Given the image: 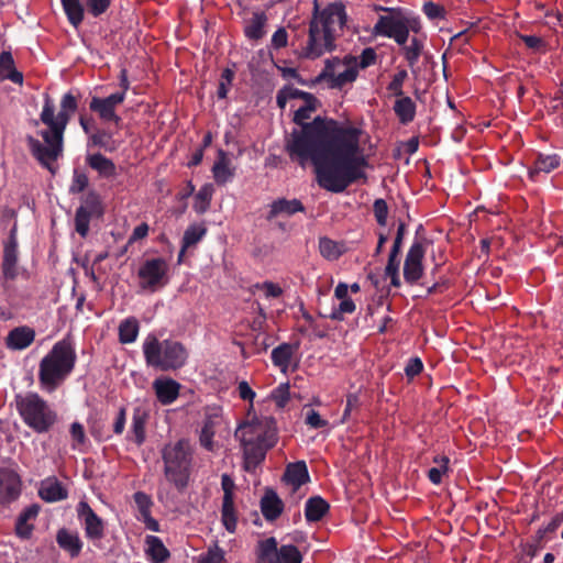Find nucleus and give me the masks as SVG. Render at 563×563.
<instances>
[{
  "label": "nucleus",
  "instance_id": "1",
  "mask_svg": "<svg viewBox=\"0 0 563 563\" xmlns=\"http://www.w3.org/2000/svg\"><path fill=\"white\" fill-rule=\"evenodd\" d=\"M291 159L314 167L318 185L330 192H343L365 177L367 155L358 143H287Z\"/></svg>",
  "mask_w": 563,
  "mask_h": 563
},
{
  "label": "nucleus",
  "instance_id": "2",
  "mask_svg": "<svg viewBox=\"0 0 563 563\" xmlns=\"http://www.w3.org/2000/svg\"><path fill=\"white\" fill-rule=\"evenodd\" d=\"M277 106L285 109L287 103L294 109V123L301 136L296 141H358L362 130L350 122L312 114L319 107L318 99L306 91L286 86L277 92Z\"/></svg>",
  "mask_w": 563,
  "mask_h": 563
},
{
  "label": "nucleus",
  "instance_id": "3",
  "mask_svg": "<svg viewBox=\"0 0 563 563\" xmlns=\"http://www.w3.org/2000/svg\"><path fill=\"white\" fill-rule=\"evenodd\" d=\"M345 22L346 13L341 3H331L316 13L310 22L308 41L302 47L301 55L314 59L334 49L335 40L341 34Z\"/></svg>",
  "mask_w": 563,
  "mask_h": 563
},
{
  "label": "nucleus",
  "instance_id": "4",
  "mask_svg": "<svg viewBox=\"0 0 563 563\" xmlns=\"http://www.w3.org/2000/svg\"><path fill=\"white\" fill-rule=\"evenodd\" d=\"M243 449L244 466L253 471L265 459L266 452L277 442V428L273 418H252L235 431Z\"/></svg>",
  "mask_w": 563,
  "mask_h": 563
},
{
  "label": "nucleus",
  "instance_id": "5",
  "mask_svg": "<svg viewBox=\"0 0 563 563\" xmlns=\"http://www.w3.org/2000/svg\"><path fill=\"white\" fill-rule=\"evenodd\" d=\"M192 448L187 440H179L167 444L163 450L164 481L161 482L157 497L161 501L172 498L170 492L165 488L169 483L178 490H183L189 478Z\"/></svg>",
  "mask_w": 563,
  "mask_h": 563
},
{
  "label": "nucleus",
  "instance_id": "6",
  "mask_svg": "<svg viewBox=\"0 0 563 563\" xmlns=\"http://www.w3.org/2000/svg\"><path fill=\"white\" fill-rule=\"evenodd\" d=\"M76 362V353L70 343L59 341L45 355L38 368V379L44 390H55L71 373Z\"/></svg>",
  "mask_w": 563,
  "mask_h": 563
},
{
  "label": "nucleus",
  "instance_id": "7",
  "mask_svg": "<svg viewBox=\"0 0 563 563\" xmlns=\"http://www.w3.org/2000/svg\"><path fill=\"white\" fill-rule=\"evenodd\" d=\"M142 347L147 366L159 371H176L188 360L187 349L178 341H159L155 335H147Z\"/></svg>",
  "mask_w": 563,
  "mask_h": 563
},
{
  "label": "nucleus",
  "instance_id": "8",
  "mask_svg": "<svg viewBox=\"0 0 563 563\" xmlns=\"http://www.w3.org/2000/svg\"><path fill=\"white\" fill-rule=\"evenodd\" d=\"M77 98L67 92L63 95L59 111L55 113V104L48 95L44 96V104L40 114L42 123L46 126L43 141H63L65 129L70 117L77 110Z\"/></svg>",
  "mask_w": 563,
  "mask_h": 563
},
{
  "label": "nucleus",
  "instance_id": "9",
  "mask_svg": "<svg viewBox=\"0 0 563 563\" xmlns=\"http://www.w3.org/2000/svg\"><path fill=\"white\" fill-rule=\"evenodd\" d=\"M388 12L380 15L374 25L376 35L393 38L398 45H405L409 38V32L418 33L421 24L418 18L396 8H383Z\"/></svg>",
  "mask_w": 563,
  "mask_h": 563
},
{
  "label": "nucleus",
  "instance_id": "10",
  "mask_svg": "<svg viewBox=\"0 0 563 563\" xmlns=\"http://www.w3.org/2000/svg\"><path fill=\"white\" fill-rule=\"evenodd\" d=\"M16 406L23 421L38 433L48 431L56 421L55 411L35 393L18 396Z\"/></svg>",
  "mask_w": 563,
  "mask_h": 563
},
{
  "label": "nucleus",
  "instance_id": "11",
  "mask_svg": "<svg viewBox=\"0 0 563 563\" xmlns=\"http://www.w3.org/2000/svg\"><path fill=\"white\" fill-rule=\"evenodd\" d=\"M258 563H301L302 555L292 544L278 548L277 540L273 537L258 543Z\"/></svg>",
  "mask_w": 563,
  "mask_h": 563
},
{
  "label": "nucleus",
  "instance_id": "12",
  "mask_svg": "<svg viewBox=\"0 0 563 563\" xmlns=\"http://www.w3.org/2000/svg\"><path fill=\"white\" fill-rule=\"evenodd\" d=\"M324 75L329 77L336 87H343L353 82L358 75L356 56L349 55L343 59H328L325 62Z\"/></svg>",
  "mask_w": 563,
  "mask_h": 563
},
{
  "label": "nucleus",
  "instance_id": "13",
  "mask_svg": "<svg viewBox=\"0 0 563 563\" xmlns=\"http://www.w3.org/2000/svg\"><path fill=\"white\" fill-rule=\"evenodd\" d=\"M124 101V92H114L108 97H92L89 102V109L96 113L103 124L117 126L120 117L117 114V108Z\"/></svg>",
  "mask_w": 563,
  "mask_h": 563
},
{
  "label": "nucleus",
  "instance_id": "14",
  "mask_svg": "<svg viewBox=\"0 0 563 563\" xmlns=\"http://www.w3.org/2000/svg\"><path fill=\"white\" fill-rule=\"evenodd\" d=\"M168 264L163 258H151L144 262L139 269L140 287L155 290L166 283Z\"/></svg>",
  "mask_w": 563,
  "mask_h": 563
},
{
  "label": "nucleus",
  "instance_id": "15",
  "mask_svg": "<svg viewBox=\"0 0 563 563\" xmlns=\"http://www.w3.org/2000/svg\"><path fill=\"white\" fill-rule=\"evenodd\" d=\"M35 159L53 175L57 172L56 161L63 153V143H30Z\"/></svg>",
  "mask_w": 563,
  "mask_h": 563
},
{
  "label": "nucleus",
  "instance_id": "16",
  "mask_svg": "<svg viewBox=\"0 0 563 563\" xmlns=\"http://www.w3.org/2000/svg\"><path fill=\"white\" fill-rule=\"evenodd\" d=\"M78 518L85 526V532L90 540H100L104 534V523L86 501L77 506Z\"/></svg>",
  "mask_w": 563,
  "mask_h": 563
},
{
  "label": "nucleus",
  "instance_id": "17",
  "mask_svg": "<svg viewBox=\"0 0 563 563\" xmlns=\"http://www.w3.org/2000/svg\"><path fill=\"white\" fill-rule=\"evenodd\" d=\"M424 255L423 246L420 242H415L406 256L404 266V277L408 283L417 282L422 275V258Z\"/></svg>",
  "mask_w": 563,
  "mask_h": 563
},
{
  "label": "nucleus",
  "instance_id": "18",
  "mask_svg": "<svg viewBox=\"0 0 563 563\" xmlns=\"http://www.w3.org/2000/svg\"><path fill=\"white\" fill-rule=\"evenodd\" d=\"M21 490V482L18 474L10 470H0V504L15 500Z\"/></svg>",
  "mask_w": 563,
  "mask_h": 563
},
{
  "label": "nucleus",
  "instance_id": "19",
  "mask_svg": "<svg viewBox=\"0 0 563 563\" xmlns=\"http://www.w3.org/2000/svg\"><path fill=\"white\" fill-rule=\"evenodd\" d=\"M221 422V412L218 408H209L206 411V419L200 432V443L203 448L213 450V435L217 426Z\"/></svg>",
  "mask_w": 563,
  "mask_h": 563
},
{
  "label": "nucleus",
  "instance_id": "20",
  "mask_svg": "<svg viewBox=\"0 0 563 563\" xmlns=\"http://www.w3.org/2000/svg\"><path fill=\"white\" fill-rule=\"evenodd\" d=\"M153 388L159 402L169 405L177 399L180 385L172 378L163 377L153 382Z\"/></svg>",
  "mask_w": 563,
  "mask_h": 563
},
{
  "label": "nucleus",
  "instance_id": "21",
  "mask_svg": "<svg viewBox=\"0 0 563 563\" xmlns=\"http://www.w3.org/2000/svg\"><path fill=\"white\" fill-rule=\"evenodd\" d=\"M305 210L303 205L298 199H277L269 205V213L267 220H273L277 217H290L297 212Z\"/></svg>",
  "mask_w": 563,
  "mask_h": 563
},
{
  "label": "nucleus",
  "instance_id": "22",
  "mask_svg": "<svg viewBox=\"0 0 563 563\" xmlns=\"http://www.w3.org/2000/svg\"><path fill=\"white\" fill-rule=\"evenodd\" d=\"M18 244L13 235H11L10 241L4 246L3 252V262H2V273L7 279L15 278L18 274Z\"/></svg>",
  "mask_w": 563,
  "mask_h": 563
},
{
  "label": "nucleus",
  "instance_id": "23",
  "mask_svg": "<svg viewBox=\"0 0 563 563\" xmlns=\"http://www.w3.org/2000/svg\"><path fill=\"white\" fill-rule=\"evenodd\" d=\"M213 178L217 184L224 185L234 176V169L231 166V159L225 152L219 150L218 159L212 167Z\"/></svg>",
  "mask_w": 563,
  "mask_h": 563
},
{
  "label": "nucleus",
  "instance_id": "24",
  "mask_svg": "<svg viewBox=\"0 0 563 563\" xmlns=\"http://www.w3.org/2000/svg\"><path fill=\"white\" fill-rule=\"evenodd\" d=\"M35 338V332L27 327H19L9 332L7 345L11 350L26 349Z\"/></svg>",
  "mask_w": 563,
  "mask_h": 563
},
{
  "label": "nucleus",
  "instance_id": "25",
  "mask_svg": "<svg viewBox=\"0 0 563 563\" xmlns=\"http://www.w3.org/2000/svg\"><path fill=\"white\" fill-rule=\"evenodd\" d=\"M285 481L292 486L295 493L302 484L309 481V473L303 461L291 463L285 472Z\"/></svg>",
  "mask_w": 563,
  "mask_h": 563
},
{
  "label": "nucleus",
  "instance_id": "26",
  "mask_svg": "<svg viewBox=\"0 0 563 563\" xmlns=\"http://www.w3.org/2000/svg\"><path fill=\"white\" fill-rule=\"evenodd\" d=\"M261 509L267 520H274L282 514L283 501L276 493L268 490L261 500Z\"/></svg>",
  "mask_w": 563,
  "mask_h": 563
},
{
  "label": "nucleus",
  "instance_id": "27",
  "mask_svg": "<svg viewBox=\"0 0 563 563\" xmlns=\"http://www.w3.org/2000/svg\"><path fill=\"white\" fill-rule=\"evenodd\" d=\"M40 496L42 499L53 503L65 499L67 492L56 479L48 478L44 481L40 488Z\"/></svg>",
  "mask_w": 563,
  "mask_h": 563
},
{
  "label": "nucleus",
  "instance_id": "28",
  "mask_svg": "<svg viewBox=\"0 0 563 563\" xmlns=\"http://www.w3.org/2000/svg\"><path fill=\"white\" fill-rule=\"evenodd\" d=\"M145 544V552L154 563H162L169 556L168 550L159 538L155 536H147Z\"/></svg>",
  "mask_w": 563,
  "mask_h": 563
},
{
  "label": "nucleus",
  "instance_id": "29",
  "mask_svg": "<svg viewBox=\"0 0 563 563\" xmlns=\"http://www.w3.org/2000/svg\"><path fill=\"white\" fill-rule=\"evenodd\" d=\"M56 540L58 545L68 551L73 556L78 555L82 547L78 534L65 529L58 531Z\"/></svg>",
  "mask_w": 563,
  "mask_h": 563
},
{
  "label": "nucleus",
  "instance_id": "30",
  "mask_svg": "<svg viewBox=\"0 0 563 563\" xmlns=\"http://www.w3.org/2000/svg\"><path fill=\"white\" fill-rule=\"evenodd\" d=\"M87 163L102 177H111L115 174L114 164L101 154H88Z\"/></svg>",
  "mask_w": 563,
  "mask_h": 563
},
{
  "label": "nucleus",
  "instance_id": "31",
  "mask_svg": "<svg viewBox=\"0 0 563 563\" xmlns=\"http://www.w3.org/2000/svg\"><path fill=\"white\" fill-rule=\"evenodd\" d=\"M329 504L321 497L316 496L306 503V518L308 521L320 520L328 511Z\"/></svg>",
  "mask_w": 563,
  "mask_h": 563
},
{
  "label": "nucleus",
  "instance_id": "32",
  "mask_svg": "<svg viewBox=\"0 0 563 563\" xmlns=\"http://www.w3.org/2000/svg\"><path fill=\"white\" fill-rule=\"evenodd\" d=\"M394 110L402 123L413 120L416 114L415 102L409 97H401L395 101Z\"/></svg>",
  "mask_w": 563,
  "mask_h": 563
},
{
  "label": "nucleus",
  "instance_id": "33",
  "mask_svg": "<svg viewBox=\"0 0 563 563\" xmlns=\"http://www.w3.org/2000/svg\"><path fill=\"white\" fill-rule=\"evenodd\" d=\"M139 334V322L134 318L123 320L119 325V340L123 344L133 343Z\"/></svg>",
  "mask_w": 563,
  "mask_h": 563
},
{
  "label": "nucleus",
  "instance_id": "34",
  "mask_svg": "<svg viewBox=\"0 0 563 563\" xmlns=\"http://www.w3.org/2000/svg\"><path fill=\"white\" fill-rule=\"evenodd\" d=\"M214 189L211 184L203 185L195 196L194 209L198 213H205L211 202Z\"/></svg>",
  "mask_w": 563,
  "mask_h": 563
},
{
  "label": "nucleus",
  "instance_id": "35",
  "mask_svg": "<svg viewBox=\"0 0 563 563\" xmlns=\"http://www.w3.org/2000/svg\"><path fill=\"white\" fill-rule=\"evenodd\" d=\"M207 229L202 224H191L187 228L183 236L181 254L186 249L197 244L206 234Z\"/></svg>",
  "mask_w": 563,
  "mask_h": 563
},
{
  "label": "nucleus",
  "instance_id": "36",
  "mask_svg": "<svg viewBox=\"0 0 563 563\" xmlns=\"http://www.w3.org/2000/svg\"><path fill=\"white\" fill-rule=\"evenodd\" d=\"M292 356V347L289 344H280L272 351V361L274 365L286 371Z\"/></svg>",
  "mask_w": 563,
  "mask_h": 563
},
{
  "label": "nucleus",
  "instance_id": "37",
  "mask_svg": "<svg viewBox=\"0 0 563 563\" xmlns=\"http://www.w3.org/2000/svg\"><path fill=\"white\" fill-rule=\"evenodd\" d=\"M146 412L139 408L134 409L133 412V422H132V431L134 434L135 442L137 444H141L145 439V420H146Z\"/></svg>",
  "mask_w": 563,
  "mask_h": 563
},
{
  "label": "nucleus",
  "instance_id": "38",
  "mask_svg": "<svg viewBox=\"0 0 563 563\" xmlns=\"http://www.w3.org/2000/svg\"><path fill=\"white\" fill-rule=\"evenodd\" d=\"M62 3L69 22L77 27L84 19V9L79 0Z\"/></svg>",
  "mask_w": 563,
  "mask_h": 563
},
{
  "label": "nucleus",
  "instance_id": "39",
  "mask_svg": "<svg viewBox=\"0 0 563 563\" xmlns=\"http://www.w3.org/2000/svg\"><path fill=\"white\" fill-rule=\"evenodd\" d=\"M402 46L406 60L410 67H413L419 60L423 44L417 37H412L408 45L405 44Z\"/></svg>",
  "mask_w": 563,
  "mask_h": 563
},
{
  "label": "nucleus",
  "instance_id": "40",
  "mask_svg": "<svg viewBox=\"0 0 563 563\" xmlns=\"http://www.w3.org/2000/svg\"><path fill=\"white\" fill-rule=\"evenodd\" d=\"M78 209H85L86 213L97 218L101 217L103 213L100 197L96 192L87 194L82 205Z\"/></svg>",
  "mask_w": 563,
  "mask_h": 563
},
{
  "label": "nucleus",
  "instance_id": "41",
  "mask_svg": "<svg viewBox=\"0 0 563 563\" xmlns=\"http://www.w3.org/2000/svg\"><path fill=\"white\" fill-rule=\"evenodd\" d=\"M319 250L321 255L328 260H336L342 253L341 246L328 238L320 239Z\"/></svg>",
  "mask_w": 563,
  "mask_h": 563
},
{
  "label": "nucleus",
  "instance_id": "42",
  "mask_svg": "<svg viewBox=\"0 0 563 563\" xmlns=\"http://www.w3.org/2000/svg\"><path fill=\"white\" fill-rule=\"evenodd\" d=\"M561 158L556 154L542 155L540 154L536 162L534 172L550 173L560 166Z\"/></svg>",
  "mask_w": 563,
  "mask_h": 563
},
{
  "label": "nucleus",
  "instance_id": "43",
  "mask_svg": "<svg viewBox=\"0 0 563 563\" xmlns=\"http://www.w3.org/2000/svg\"><path fill=\"white\" fill-rule=\"evenodd\" d=\"M222 522L229 532H234L236 528V517L233 501L225 500L222 504Z\"/></svg>",
  "mask_w": 563,
  "mask_h": 563
},
{
  "label": "nucleus",
  "instance_id": "44",
  "mask_svg": "<svg viewBox=\"0 0 563 563\" xmlns=\"http://www.w3.org/2000/svg\"><path fill=\"white\" fill-rule=\"evenodd\" d=\"M434 462L438 463V466L429 470L428 477L433 484H440L443 474L448 471L449 459L446 456L435 457Z\"/></svg>",
  "mask_w": 563,
  "mask_h": 563
},
{
  "label": "nucleus",
  "instance_id": "45",
  "mask_svg": "<svg viewBox=\"0 0 563 563\" xmlns=\"http://www.w3.org/2000/svg\"><path fill=\"white\" fill-rule=\"evenodd\" d=\"M234 77V71L230 68H225L220 77L217 95L220 99H224L228 96V92L230 91L232 80Z\"/></svg>",
  "mask_w": 563,
  "mask_h": 563
},
{
  "label": "nucleus",
  "instance_id": "46",
  "mask_svg": "<svg viewBox=\"0 0 563 563\" xmlns=\"http://www.w3.org/2000/svg\"><path fill=\"white\" fill-rule=\"evenodd\" d=\"M93 216L86 213L85 209H77L75 216L76 231L85 238L89 231V222Z\"/></svg>",
  "mask_w": 563,
  "mask_h": 563
},
{
  "label": "nucleus",
  "instance_id": "47",
  "mask_svg": "<svg viewBox=\"0 0 563 563\" xmlns=\"http://www.w3.org/2000/svg\"><path fill=\"white\" fill-rule=\"evenodd\" d=\"M376 52L373 47H366L363 49L360 56H357V69H364L376 62Z\"/></svg>",
  "mask_w": 563,
  "mask_h": 563
},
{
  "label": "nucleus",
  "instance_id": "48",
  "mask_svg": "<svg viewBox=\"0 0 563 563\" xmlns=\"http://www.w3.org/2000/svg\"><path fill=\"white\" fill-rule=\"evenodd\" d=\"M224 559V552L216 544L207 553L200 555L199 563H221Z\"/></svg>",
  "mask_w": 563,
  "mask_h": 563
},
{
  "label": "nucleus",
  "instance_id": "49",
  "mask_svg": "<svg viewBox=\"0 0 563 563\" xmlns=\"http://www.w3.org/2000/svg\"><path fill=\"white\" fill-rule=\"evenodd\" d=\"M271 397L278 407H284L289 399V386L287 384H280L272 391Z\"/></svg>",
  "mask_w": 563,
  "mask_h": 563
},
{
  "label": "nucleus",
  "instance_id": "50",
  "mask_svg": "<svg viewBox=\"0 0 563 563\" xmlns=\"http://www.w3.org/2000/svg\"><path fill=\"white\" fill-rule=\"evenodd\" d=\"M70 437L73 440V448L78 449L86 441V433L84 427L79 422H74L70 426Z\"/></svg>",
  "mask_w": 563,
  "mask_h": 563
},
{
  "label": "nucleus",
  "instance_id": "51",
  "mask_svg": "<svg viewBox=\"0 0 563 563\" xmlns=\"http://www.w3.org/2000/svg\"><path fill=\"white\" fill-rule=\"evenodd\" d=\"M134 501L140 511V518L151 512L152 500L150 496L142 492L134 494Z\"/></svg>",
  "mask_w": 563,
  "mask_h": 563
},
{
  "label": "nucleus",
  "instance_id": "52",
  "mask_svg": "<svg viewBox=\"0 0 563 563\" xmlns=\"http://www.w3.org/2000/svg\"><path fill=\"white\" fill-rule=\"evenodd\" d=\"M88 186V178L85 174L78 170L74 172L73 181L69 187L71 194L81 192Z\"/></svg>",
  "mask_w": 563,
  "mask_h": 563
},
{
  "label": "nucleus",
  "instance_id": "53",
  "mask_svg": "<svg viewBox=\"0 0 563 563\" xmlns=\"http://www.w3.org/2000/svg\"><path fill=\"white\" fill-rule=\"evenodd\" d=\"M423 13L428 16L430 20H438L444 16V9L443 7L434 3V2H426L423 4Z\"/></svg>",
  "mask_w": 563,
  "mask_h": 563
},
{
  "label": "nucleus",
  "instance_id": "54",
  "mask_svg": "<svg viewBox=\"0 0 563 563\" xmlns=\"http://www.w3.org/2000/svg\"><path fill=\"white\" fill-rule=\"evenodd\" d=\"M355 310V303L350 299H341V302L339 305V309L334 310L331 313V318L334 320L342 319V314L344 313H352Z\"/></svg>",
  "mask_w": 563,
  "mask_h": 563
},
{
  "label": "nucleus",
  "instance_id": "55",
  "mask_svg": "<svg viewBox=\"0 0 563 563\" xmlns=\"http://www.w3.org/2000/svg\"><path fill=\"white\" fill-rule=\"evenodd\" d=\"M110 0H86V5L89 12L98 16L102 14L109 7Z\"/></svg>",
  "mask_w": 563,
  "mask_h": 563
},
{
  "label": "nucleus",
  "instance_id": "56",
  "mask_svg": "<svg viewBox=\"0 0 563 563\" xmlns=\"http://www.w3.org/2000/svg\"><path fill=\"white\" fill-rule=\"evenodd\" d=\"M374 213H375L377 222L380 225H385L386 220H387V213H388V208H387V203L385 202V200L377 199L374 202Z\"/></svg>",
  "mask_w": 563,
  "mask_h": 563
},
{
  "label": "nucleus",
  "instance_id": "57",
  "mask_svg": "<svg viewBox=\"0 0 563 563\" xmlns=\"http://www.w3.org/2000/svg\"><path fill=\"white\" fill-rule=\"evenodd\" d=\"M80 125L84 131L92 139V141H98V129L93 119L81 115Z\"/></svg>",
  "mask_w": 563,
  "mask_h": 563
},
{
  "label": "nucleus",
  "instance_id": "58",
  "mask_svg": "<svg viewBox=\"0 0 563 563\" xmlns=\"http://www.w3.org/2000/svg\"><path fill=\"white\" fill-rule=\"evenodd\" d=\"M13 68V57L10 52H2L0 55V81L5 79V74Z\"/></svg>",
  "mask_w": 563,
  "mask_h": 563
},
{
  "label": "nucleus",
  "instance_id": "59",
  "mask_svg": "<svg viewBox=\"0 0 563 563\" xmlns=\"http://www.w3.org/2000/svg\"><path fill=\"white\" fill-rule=\"evenodd\" d=\"M406 78H407V71L406 70L398 71L394 76L393 80L390 81V84L388 86V89L390 91H393L395 95L400 96L402 93L401 87H402V84H404Z\"/></svg>",
  "mask_w": 563,
  "mask_h": 563
},
{
  "label": "nucleus",
  "instance_id": "60",
  "mask_svg": "<svg viewBox=\"0 0 563 563\" xmlns=\"http://www.w3.org/2000/svg\"><path fill=\"white\" fill-rule=\"evenodd\" d=\"M306 423L311 428L318 429L325 427L328 422L313 409L309 410L306 416Z\"/></svg>",
  "mask_w": 563,
  "mask_h": 563
},
{
  "label": "nucleus",
  "instance_id": "61",
  "mask_svg": "<svg viewBox=\"0 0 563 563\" xmlns=\"http://www.w3.org/2000/svg\"><path fill=\"white\" fill-rule=\"evenodd\" d=\"M260 290H262L266 298H276L282 295V288L273 283H264L262 285L256 286Z\"/></svg>",
  "mask_w": 563,
  "mask_h": 563
},
{
  "label": "nucleus",
  "instance_id": "62",
  "mask_svg": "<svg viewBox=\"0 0 563 563\" xmlns=\"http://www.w3.org/2000/svg\"><path fill=\"white\" fill-rule=\"evenodd\" d=\"M520 38L531 49L541 51L544 47V41L536 35H521Z\"/></svg>",
  "mask_w": 563,
  "mask_h": 563
},
{
  "label": "nucleus",
  "instance_id": "63",
  "mask_svg": "<svg viewBox=\"0 0 563 563\" xmlns=\"http://www.w3.org/2000/svg\"><path fill=\"white\" fill-rule=\"evenodd\" d=\"M262 22L258 19H255L250 25L246 26L245 33L250 38H258L262 36Z\"/></svg>",
  "mask_w": 563,
  "mask_h": 563
},
{
  "label": "nucleus",
  "instance_id": "64",
  "mask_svg": "<svg viewBox=\"0 0 563 563\" xmlns=\"http://www.w3.org/2000/svg\"><path fill=\"white\" fill-rule=\"evenodd\" d=\"M422 371V363L420 358H410L408 364L405 367V372L407 376L413 377L418 375Z\"/></svg>",
  "mask_w": 563,
  "mask_h": 563
}]
</instances>
